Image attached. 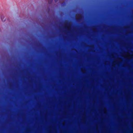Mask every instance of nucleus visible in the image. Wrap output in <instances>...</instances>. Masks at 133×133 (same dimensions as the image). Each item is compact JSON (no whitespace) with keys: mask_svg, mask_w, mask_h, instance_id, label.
<instances>
[{"mask_svg":"<svg viewBox=\"0 0 133 133\" xmlns=\"http://www.w3.org/2000/svg\"><path fill=\"white\" fill-rule=\"evenodd\" d=\"M55 0V2H56L58 1V0Z\"/></svg>","mask_w":133,"mask_h":133,"instance_id":"obj_4","label":"nucleus"},{"mask_svg":"<svg viewBox=\"0 0 133 133\" xmlns=\"http://www.w3.org/2000/svg\"><path fill=\"white\" fill-rule=\"evenodd\" d=\"M52 0H48V3L50 4H51L52 2Z\"/></svg>","mask_w":133,"mask_h":133,"instance_id":"obj_1","label":"nucleus"},{"mask_svg":"<svg viewBox=\"0 0 133 133\" xmlns=\"http://www.w3.org/2000/svg\"><path fill=\"white\" fill-rule=\"evenodd\" d=\"M78 16H81V15H78Z\"/></svg>","mask_w":133,"mask_h":133,"instance_id":"obj_6","label":"nucleus"},{"mask_svg":"<svg viewBox=\"0 0 133 133\" xmlns=\"http://www.w3.org/2000/svg\"><path fill=\"white\" fill-rule=\"evenodd\" d=\"M68 25H69V26H70V23H69L68 24Z\"/></svg>","mask_w":133,"mask_h":133,"instance_id":"obj_5","label":"nucleus"},{"mask_svg":"<svg viewBox=\"0 0 133 133\" xmlns=\"http://www.w3.org/2000/svg\"><path fill=\"white\" fill-rule=\"evenodd\" d=\"M3 18H3V17H1V19H2V21H3V22H4V21H5V20L4 19V20H3Z\"/></svg>","mask_w":133,"mask_h":133,"instance_id":"obj_2","label":"nucleus"},{"mask_svg":"<svg viewBox=\"0 0 133 133\" xmlns=\"http://www.w3.org/2000/svg\"><path fill=\"white\" fill-rule=\"evenodd\" d=\"M65 3H62L61 4V5L62 6H64L65 5Z\"/></svg>","mask_w":133,"mask_h":133,"instance_id":"obj_3","label":"nucleus"}]
</instances>
